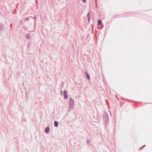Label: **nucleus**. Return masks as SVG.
Wrapping results in <instances>:
<instances>
[{"label": "nucleus", "instance_id": "1", "mask_svg": "<svg viewBox=\"0 0 152 152\" xmlns=\"http://www.w3.org/2000/svg\"><path fill=\"white\" fill-rule=\"evenodd\" d=\"M74 104V101L71 98L70 99V101L69 102V105L70 107H73Z\"/></svg>", "mask_w": 152, "mask_h": 152}, {"label": "nucleus", "instance_id": "2", "mask_svg": "<svg viewBox=\"0 0 152 152\" xmlns=\"http://www.w3.org/2000/svg\"><path fill=\"white\" fill-rule=\"evenodd\" d=\"M64 95L65 98L66 99L67 98L68 96L67 94V92L66 90H65L64 92Z\"/></svg>", "mask_w": 152, "mask_h": 152}, {"label": "nucleus", "instance_id": "3", "mask_svg": "<svg viewBox=\"0 0 152 152\" xmlns=\"http://www.w3.org/2000/svg\"><path fill=\"white\" fill-rule=\"evenodd\" d=\"M50 129L48 127H47L45 129V131L46 133H48Z\"/></svg>", "mask_w": 152, "mask_h": 152}, {"label": "nucleus", "instance_id": "4", "mask_svg": "<svg viewBox=\"0 0 152 152\" xmlns=\"http://www.w3.org/2000/svg\"><path fill=\"white\" fill-rule=\"evenodd\" d=\"M86 74L87 76V77L88 79H90V76H89V75H88L87 72H86Z\"/></svg>", "mask_w": 152, "mask_h": 152}, {"label": "nucleus", "instance_id": "5", "mask_svg": "<svg viewBox=\"0 0 152 152\" xmlns=\"http://www.w3.org/2000/svg\"><path fill=\"white\" fill-rule=\"evenodd\" d=\"M58 122L56 121H55L54 122V126L56 127H57L58 126Z\"/></svg>", "mask_w": 152, "mask_h": 152}, {"label": "nucleus", "instance_id": "6", "mask_svg": "<svg viewBox=\"0 0 152 152\" xmlns=\"http://www.w3.org/2000/svg\"><path fill=\"white\" fill-rule=\"evenodd\" d=\"M98 24L99 25H100L102 24V21L101 20H99L98 21Z\"/></svg>", "mask_w": 152, "mask_h": 152}, {"label": "nucleus", "instance_id": "7", "mask_svg": "<svg viewBox=\"0 0 152 152\" xmlns=\"http://www.w3.org/2000/svg\"><path fill=\"white\" fill-rule=\"evenodd\" d=\"M87 16L88 18V20H89L90 19H89V16L90 17V15H89V14H88Z\"/></svg>", "mask_w": 152, "mask_h": 152}, {"label": "nucleus", "instance_id": "8", "mask_svg": "<svg viewBox=\"0 0 152 152\" xmlns=\"http://www.w3.org/2000/svg\"><path fill=\"white\" fill-rule=\"evenodd\" d=\"M83 2L85 3L86 2V0H83Z\"/></svg>", "mask_w": 152, "mask_h": 152}]
</instances>
